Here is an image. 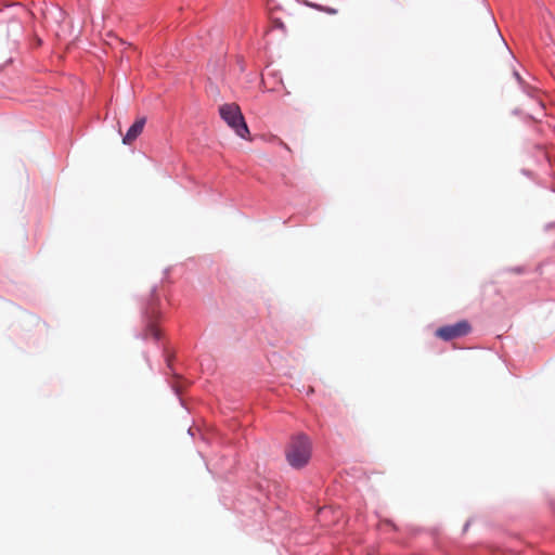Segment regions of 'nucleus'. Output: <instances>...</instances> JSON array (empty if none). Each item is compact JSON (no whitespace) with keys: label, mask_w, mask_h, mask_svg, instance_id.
Here are the masks:
<instances>
[{"label":"nucleus","mask_w":555,"mask_h":555,"mask_svg":"<svg viewBox=\"0 0 555 555\" xmlns=\"http://www.w3.org/2000/svg\"><path fill=\"white\" fill-rule=\"evenodd\" d=\"M221 118L231 127L238 137L247 139L249 130L245 122L241 108L235 103H227L219 108Z\"/></svg>","instance_id":"2"},{"label":"nucleus","mask_w":555,"mask_h":555,"mask_svg":"<svg viewBox=\"0 0 555 555\" xmlns=\"http://www.w3.org/2000/svg\"><path fill=\"white\" fill-rule=\"evenodd\" d=\"M322 11L328 13V14H336L337 10L333 8H322Z\"/></svg>","instance_id":"6"},{"label":"nucleus","mask_w":555,"mask_h":555,"mask_svg":"<svg viewBox=\"0 0 555 555\" xmlns=\"http://www.w3.org/2000/svg\"><path fill=\"white\" fill-rule=\"evenodd\" d=\"M470 330V324L466 320H462L457 323L439 327L436 331V336L446 341H449L467 335Z\"/></svg>","instance_id":"4"},{"label":"nucleus","mask_w":555,"mask_h":555,"mask_svg":"<svg viewBox=\"0 0 555 555\" xmlns=\"http://www.w3.org/2000/svg\"><path fill=\"white\" fill-rule=\"evenodd\" d=\"M160 315L158 309V298L155 292L151 294V300L145 309L146 326L144 331V338H153L158 340L160 338V330L157 326V320Z\"/></svg>","instance_id":"3"},{"label":"nucleus","mask_w":555,"mask_h":555,"mask_svg":"<svg viewBox=\"0 0 555 555\" xmlns=\"http://www.w3.org/2000/svg\"><path fill=\"white\" fill-rule=\"evenodd\" d=\"M288 464L294 468L306 466L311 457V442L309 438L299 434L292 438L285 451Z\"/></svg>","instance_id":"1"},{"label":"nucleus","mask_w":555,"mask_h":555,"mask_svg":"<svg viewBox=\"0 0 555 555\" xmlns=\"http://www.w3.org/2000/svg\"><path fill=\"white\" fill-rule=\"evenodd\" d=\"M146 122L145 117H141L134 121V124L128 129L127 133L122 138V143L130 145L134 142L138 137L142 133Z\"/></svg>","instance_id":"5"}]
</instances>
